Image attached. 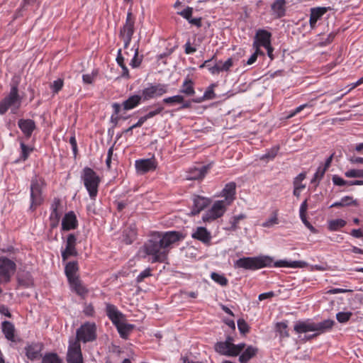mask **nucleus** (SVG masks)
I'll use <instances>...</instances> for the list:
<instances>
[{
	"instance_id": "1",
	"label": "nucleus",
	"mask_w": 363,
	"mask_h": 363,
	"mask_svg": "<svg viewBox=\"0 0 363 363\" xmlns=\"http://www.w3.org/2000/svg\"><path fill=\"white\" fill-rule=\"evenodd\" d=\"M184 238L183 235L177 231L165 233L155 232L143 246V250L152 256V262H164L167 258L168 247Z\"/></svg>"
},
{
	"instance_id": "2",
	"label": "nucleus",
	"mask_w": 363,
	"mask_h": 363,
	"mask_svg": "<svg viewBox=\"0 0 363 363\" xmlns=\"http://www.w3.org/2000/svg\"><path fill=\"white\" fill-rule=\"evenodd\" d=\"M272 259L269 257H242L238 259L235 266L238 268L255 270L270 266Z\"/></svg>"
},
{
	"instance_id": "3",
	"label": "nucleus",
	"mask_w": 363,
	"mask_h": 363,
	"mask_svg": "<svg viewBox=\"0 0 363 363\" xmlns=\"http://www.w3.org/2000/svg\"><path fill=\"white\" fill-rule=\"evenodd\" d=\"M96 325L94 323L86 322L82 324L76 331V337L69 341L74 343H86L94 342L96 340Z\"/></svg>"
},
{
	"instance_id": "4",
	"label": "nucleus",
	"mask_w": 363,
	"mask_h": 363,
	"mask_svg": "<svg viewBox=\"0 0 363 363\" xmlns=\"http://www.w3.org/2000/svg\"><path fill=\"white\" fill-rule=\"evenodd\" d=\"M82 179L84 184L89 192V196L95 199L98 193V187L101 179L97 174L90 167H85L83 169Z\"/></svg>"
},
{
	"instance_id": "5",
	"label": "nucleus",
	"mask_w": 363,
	"mask_h": 363,
	"mask_svg": "<svg viewBox=\"0 0 363 363\" xmlns=\"http://www.w3.org/2000/svg\"><path fill=\"white\" fill-rule=\"evenodd\" d=\"M21 104V98L18 94V84L13 83L11 84L9 95L0 102V113H5L9 108L16 111L19 108Z\"/></svg>"
},
{
	"instance_id": "6",
	"label": "nucleus",
	"mask_w": 363,
	"mask_h": 363,
	"mask_svg": "<svg viewBox=\"0 0 363 363\" xmlns=\"http://www.w3.org/2000/svg\"><path fill=\"white\" fill-rule=\"evenodd\" d=\"M135 18H133L131 9L127 13L125 23L120 30L119 36L124 41V48H127L131 41L132 36L135 31Z\"/></svg>"
},
{
	"instance_id": "7",
	"label": "nucleus",
	"mask_w": 363,
	"mask_h": 363,
	"mask_svg": "<svg viewBox=\"0 0 363 363\" xmlns=\"http://www.w3.org/2000/svg\"><path fill=\"white\" fill-rule=\"evenodd\" d=\"M43 182L41 179L34 178L31 180L30 184V199L31 204L30 208L35 210L37 206H40L43 202L42 186Z\"/></svg>"
},
{
	"instance_id": "8",
	"label": "nucleus",
	"mask_w": 363,
	"mask_h": 363,
	"mask_svg": "<svg viewBox=\"0 0 363 363\" xmlns=\"http://www.w3.org/2000/svg\"><path fill=\"white\" fill-rule=\"evenodd\" d=\"M16 270V264L6 257H0V284L10 281L11 275Z\"/></svg>"
},
{
	"instance_id": "9",
	"label": "nucleus",
	"mask_w": 363,
	"mask_h": 363,
	"mask_svg": "<svg viewBox=\"0 0 363 363\" xmlns=\"http://www.w3.org/2000/svg\"><path fill=\"white\" fill-rule=\"evenodd\" d=\"M227 206L224 201H216L211 209L203 216V220L204 222L211 221L221 217L225 212Z\"/></svg>"
},
{
	"instance_id": "10",
	"label": "nucleus",
	"mask_w": 363,
	"mask_h": 363,
	"mask_svg": "<svg viewBox=\"0 0 363 363\" xmlns=\"http://www.w3.org/2000/svg\"><path fill=\"white\" fill-rule=\"evenodd\" d=\"M67 363H84L81 345L69 341L67 353Z\"/></svg>"
},
{
	"instance_id": "11",
	"label": "nucleus",
	"mask_w": 363,
	"mask_h": 363,
	"mask_svg": "<svg viewBox=\"0 0 363 363\" xmlns=\"http://www.w3.org/2000/svg\"><path fill=\"white\" fill-rule=\"evenodd\" d=\"M167 91V86L165 84H157L144 89L142 91V97L144 101L160 96Z\"/></svg>"
},
{
	"instance_id": "12",
	"label": "nucleus",
	"mask_w": 363,
	"mask_h": 363,
	"mask_svg": "<svg viewBox=\"0 0 363 363\" xmlns=\"http://www.w3.org/2000/svg\"><path fill=\"white\" fill-rule=\"evenodd\" d=\"M77 238L71 233L67 238L66 247L62 252V257L63 260L67 259L71 256H77L78 255L76 249Z\"/></svg>"
},
{
	"instance_id": "13",
	"label": "nucleus",
	"mask_w": 363,
	"mask_h": 363,
	"mask_svg": "<svg viewBox=\"0 0 363 363\" xmlns=\"http://www.w3.org/2000/svg\"><path fill=\"white\" fill-rule=\"evenodd\" d=\"M330 10H331V8L330 6H318L311 8L310 9L309 18V24L311 28H315L317 21L320 20L323 17V16Z\"/></svg>"
},
{
	"instance_id": "14",
	"label": "nucleus",
	"mask_w": 363,
	"mask_h": 363,
	"mask_svg": "<svg viewBox=\"0 0 363 363\" xmlns=\"http://www.w3.org/2000/svg\"><path fill=\"white\" fill-rule=\"evenodd\" d=\"M135 168L138 172L144 174L156 169V163L154 159H144L135 161Z\"/></svg>"
},
{
	"instance_id": "15",
	"label": "nucleus",
	"mask_w": 363,
	"mask_h": 363,
	"mask_svg": "<svg viewBox=\"0 0 363 363\" xmlns=\"http://www.w3.org/2000/svg\"><path fill=\"white\" fill-rule=\"evenodd\" d=\"M286 0H275L271 5L272 15L276 18H281L286 15Z\"/></svg>"
},
{
	"instance_id": "16",
	"label": "nucleus",
	"mask_w": 363,
	"mask_h": 363,
	"mask_svg": "<svg viewBox=\"0 0 363 363\" xmlns=\"http://www.w3.org/2000/svg\"><path fill=\"white\" fill-rule=\"evenodd\" d=\"M106 312L107 316L112 321L113 325H116L120 321L124 320V315L121 313L114 305L107 303Z\"/></svg>"
},
{
	"instance_id": "17",
	"label": "nucleus",
	"mask_w": 363,
	"mask_h": 363,
	"mask_svg": "<svg viewBox=\"0 0 363 363\" xmlns=\"http://www.w3.org/2000/svg\"><path fill=\"white\" fill-rule=\"evenodd\" d=\"M18 125L26 138H29L31 136L36 128L34 121L31 119H20L18 121Z\"/></svg>"
},
{
	"instance_id": "18",
	"label": "nucleus",
	"mask_w": 363,
	"mask_h": 363,
	"mask_svg": "<svg viewBox=\"0 0 363 363\" xmlns=\"http://www.w3.org/2000/svg\"><path fill=\"white\" fill-rule=\"evenodd\" d=\"M191 237L206 245H209L211 243L212 238L211 233L204 227L196 228L194 233H192Z\"/></svg>"
},
{
	"instance_id": "19",
	"label": "nucleus",
	"mask_w": 363,
	"mask_h": 363,
	"mask_svg": "<svg viewBox=\"0 0 363 363\" xmlns=\"http://www.w3.org/2000/svg\"><path fill=\"white\" fill-rule=\"evenodd\" d=\"M335 324V321L333 320L328 319L325 320L320 323H314L315 332L316 333L311 335L308 339L316 337L318 335L324 333L330 330H331Z\"/></svg>"
},
{
	"instance_id": "20",
	"label": "nucleus",
	"mask_w": 363,
	"mask_h": 363,
	"mask_svg": "<svg viewBox=\"0 0 363 363\" xmlns=\"http://www.w3.org/2000/svg\"><path fill=\"white\" fill-rule=\"evenodd\" d=\"M193 201L194 205L191 213V215L199 214L211 203V201L208 199L200 196H195L194 197Z\"/></svg>"
},
{
	"instance_id": "21",
	"label": "nucleus",
	"mask_w": 363,
	"mask_h": 363,
	"mask_svg": "<svg viewBox=\"0 0 363 363\" xmlns=\"http://www.w3.org/2000/svg\"><path fill=\"white\" fill-rule=\"evenodd\" d=\"M236 184L235 182H230L225 184L221 192L222 196L225 197L224 201L227 205H230L235 199Z\"/></svg>"
},
{
	"instance_id": "22",
	"label": "nucleus",
	"mask_w": 363,
	"mask_h": 363,
	"mask_svg": "<svg viewBox=\"0 0 363 363\" xmlns=\"http://www.w3.org/2000/svg\"><path fill=\"white\" fill-rule=\"evenodd\" d=\"M77 220L73 211L66 213L62 221V228L63 230H69L76 228Z\"/></svg>"
},
{
	"instance_id": "23",
	"label": "nucleus",
	"mask_w": 363,
	"mask_h": 363,
	"mask_svg": "<svg viewBox=\"0 0 363 363\" xmlns=\"http://www.w3.org/2000/svg\"><path fill=\"white\" fill-rule=\"evenodd\" d=\"M43 349V345L39 343H32L28 345L26 350V354L30 360L38 359L41 354L40 352Z\"/></svg>"
},
{
	"instance_id": "24",
	"label": "nucleus",
	"mask_w": 363,
	"mask_h": 363,
	"mask_svg": "<svg viewBox=\"0 0 363 363\" xmlns=\"http://www.w3.org/2000/svg\"><path fill=\"white\" fill-rule=\"evenodd\" d=\"M271 33L265 30H259L256 34L257 40L255 44L258 43L257 46L269 47L271 45Z\"/></svg>"
},
{
	"instance_id": "25",
	"label": "nucleus",
	"mask_w": 363,
	"mask_h": 363,
	"mask_svg": "<svg viewBox=\"0 0 363 363\" xmlns=\"http://www.w3.org/2000/svg\"><path fill=\"white\" fill-rule=\"evenodd\" d=\"M297 333H305L307 332H315L314 323L309 320L306 321H298L294 328Z\"/></svg>"
},
{
	"instance_id": "26",
	"label": "nucleus",
	"mask_w": 363,
	"mask_h": 363,
	"mask_svg": "<svg viewBox=\"0 0 363 363\" xmlns=\"http://www.w3.org/2000/svg\"><path fill=\"white\" fill-rule=\"evenodd\" d=\"M208 169V166H202L199 168H191L189 172V175L187 176L186 179L189 180L203 179L206 174Z\"/></svg>"
},
{
	"instance_id": "27",
	"label": "nucleus",
	"mask_w": 363,
	"mask_h": 363,
	"mask_svg": "<svg viewBox=\"0 0 363 363\" xmlns=\"http://www.w3.org/2000/svg\"><path fill=\"white\" fill-rule=\"evenodd\" d=\"M2 331L5 337L10 341L15 342V328L13 323L9 321L2 323Z\"/></svg>"
},
{
	"instance_id": "28",
	"label": "nucleus",
	"mask_w": 363,
	"mask_h": 363,
	"mask_svg": "<svg viewBox=\"0 0 363 363\" xmlns=\"http://www.w3.org/2000/svg\"><path fill=\"white\" fill-rule=\"evenodd\" d=\"M120 336L123 339H127L130 332L133 330L134 325L132 324H127L123 322V320L120 321L117 324L115 325Z\"/></svg>"
},
{
	"instance_id": "29",
	"label": "nucleus",
	"mask_w": 363,
	"mask_h": 363,
	"mask_svg": "<svg viewBox=\"0 0 363 363\" xmlns=\"http://www.w3.org/2000/svg\"><path fill=\"white\" fill-rule=\"evenodd\" d=\"M142 96L133 95L123 102V109L125 111L130 110L136 107L140 104Z\"/></svg>"
},
{
	"instance_id": "30",
	"label": "nucleus",
	"mask_w": 363,
	"mask_h": 363,
	"mask_svg": "<svg viewBox=\"0 0 363 363\" xmlns=\"http://www.w3.org/2000/svg\"><path fill=\"white\" fill-rule=\"evenodd\" d=\"M274 266L277 267L303 268L308 266V263L303 261H294L289 262L284 260H279L274 263Z\"/></svg>"
},
{
	"instance_id": "31",
	"label": "nucleus",
	"mask_w": 363,
	"mask_h": 363,
	"mask_svg": "<svg viewBox=\"0 0 363 363\" xmlns=\"http://www.w3.org/2000/svg\"><path fill=\"white\" fill-rule=\"evenodd\" d=\"M350 206H358V202L357 200L353 199L352 196H346L341 199L340 201H337L333 203L330 206V208L334 207H345Z\"/></svg>"
},
{
	"instance_id": "32",
	"label": "nucleus",
	"mask_w": 363,
	"mask_h": 363,
	"mask_svg": "<svg viewBox=\"0 0 363 363\" xmlns=\"http://www.w3.org/2000/svg\"><path fill=\"white\" fill-rule=\"evenodd\" d=\"M65 274L68 279V281L77 278L76 275L78 271V264L77 262H69L65 266Z\"/></svg>"
},
{
	"instance_id": "33",
	"label": "nucleus",
	"mask_w": 363,
	"mask_h": 363,
	"mask_svg": "<svg viewBox=\"0 0 363 363\" xmlns=\"http://www.w3.org/2000/svg\"><path fill=\"white\" fill-rule=\"evenodd\" d=\"M257 350V348L252 346L247 347L246 350L240 355L239 361L241 363H247L251 358L256 355Z\"/></svg>"
},
{
	"instance_id": "34",
	"label": "nucleus",
	"mask_w": 363,
	"mask_h": 363,
	"mask_svg": "<svg viewBox=\"0 0 363 363\" xmlns=\"http://www.w3.org/2000/svg\"><path fill=\"white\" fill-rule=\"evenodd\" d=\"M180 93L184 94L186 96H194L195 90L194 87L193 81L187 77L183 82V84L179 90Z\"/></svg>"
},
{
	"instance_id": "35",
	"label": "nucleus",
	"mask_w": 363,
	"mask_h": 363,
	"mask_svg": "<svg viewBox=\"0 0 363 363\" xmlns=\"http://www.w3.org/2000/svg\"><path fill=\"white\" fill-rule=\"evenodd\" d=\"M72 289L79 296H83L87 293L86 288L82 284L79 277L69 281Z\"/></svg>"
},
{
	"instance_id": "36",
	"label": "nucleus",
	"mask_w": 363,
	"mask_h": 363,
	"mask_svg": "<svg viewBox=\"0 0 363 363\" xmlns=\"http://www.w3.org/2000/svg\"><path fill=\"white\" fill-rule=\"evenodd\" d=\"M232 347L233 345H228V342H218L215 345V350L221 354L231 356Z\"/></svg>"
},
{
	"instance_id": "37",
	"label": "nucleus",
	"mask_w": 363,
	"mask_h": 363,
	"mask_svg": "<svg viewBox=\"0 0 363 363\" xmlns=\"http://www.w3.org/2000/svg\"><path fill=\"white\" fill-rule=\"evenodd\" d=\"M211 278L217 284L222 286H225L228 284V279L223 275L216 272H212L211 274Z\"/></svg>"
},
{
	"instance_id": "38",
	"label": "nucleus",
	"mask_w": 363,
	"mask_h": 363,
	"mask_svg": "<svg viewBox=\"0 0 363 363\" xmlns=\"http://www.w3.org/2000/svg\"><path fill=\"white\" fill-rule=\"evenodd\" d=\"M346 225V221L343 219H335L329 221L328 228L330 230L335 231Z\"/></svg>"
},
{
	"instance_id": "39",
	"label": "nucleus",
	"mask_w": 363,
	"mask_h": 363,
	"mask_svg": "<svg viewBox=\"0 0 363 363\" xmlns=\"http://www.w3.org/2000/svg\"><path fill=\"white\" fill-rule=\"evenodd\" d=\"M216 55H214L211 59L208 60H206L202 65H201L199 66L200 68H203L204 67H208V70L209 72L213 74H218L220 73L221 71H220V69H219L217 66H216V65L214 66H212V67H210V65L209 63L216 60Z\"/></svg>"
},
{
	"instance_id": "40",
	"label": "nucleus",
	"mask_w": 363,
	"mask_h": 363,
	"mask_svg": "<svg viewBox=\"0 0 363 363\" xmlns=\"http://www.w3.org/2000/svg\"><path fill=\"white\" fill-rule=\"evenodd\" d=\"M42 363H63L57 354L49 353L45 354L42 359Z\"/></svg>"
},
{
	"instance_id": "41",
	"label": "nucleus",
	"mask_w": 363,
	"mask_h": 363,
	"mask_svg": "<svg viewBox=\"0 0 363 363\" xmlns=\"http://www.w3.org/2000/svg\"><path fill=\"white\" fill-rule=\"evenodd\" d=\"M276 330L279 333L280 337H289L287 331V325L286 323L280 322L276 324Z\"/></svg>"
},
{
	"instance_id": "42",
	"label": "nucleus",
	"mask_w": 363,
	"mask_h": 363,
	"mask_svg": "<svg viewBox=\"0 0 363 363\" xmlns=\"http://www.w3.org/2000/svg\"><path fill=\"white\" fill-rule=\"evenodd\" d=\"M18 283L25 287H29L33 285V281L29 274L21 275L18 277Z\"/></svg>"
},
{
	"instance_id": "43",
	"label": "nucleus",
	"mask_w": 363,
	"mask_h": 363,
	"mask_svg": "<svg viewBox=\"0 0 363 363\" xmlns=\"http://www.w3.org/2000/svg\"><path fill=\"white\" fill-rule=\"evenodd\" d=\"M246 218V216L245 214H240L238 216H235L232 218V220H230L231 226L230 228L232 230H235L238 228V223L240 220L245 219Z\"/></svg>"
},
{
	"instance_id": "44",
	"label": "nucleus",
	"mask_w": 363,
	"mask_h": 363,
	"mask_svg": "<svg viewBox=\"0 0 363 363\" xmlns=\"http://www.w3.org/2000/svg\"><path fill=\"white\" fill-rule=\"evenodd\" d=\"M352 315V312H339L336 314V318L339 323H344L347 322Z\"/></svg>"
},
{
	"instance_id": "45",
	"label": "nucleus",
	"mask_w": 363,
	"mask_h": 363,
	"mask_svg": "<svg viewBox=\"0 0 363 363\" xmlns=\"http://www.w3.org/2000/svg\"><path fill=\"white\" fill-rule=\"evenodd\" d=\"M60 218V212H51L50 220L51 228H55L57 226Z\"/></svg>"
},
{
	"instance_id": "46",
	"label": "nucleus",
	"mask_w": 363,
	"mask_h": 363,
	"mask_svg": "<svg viewBox=\"0 0 363 363\" xmlns=\"http://www.w3.org/2000/svg\"><path fill=\"white\" fill-rule=\"evenodd\" d=\"M163 102L165 104H181L184 102V96L182 95H176L170 97H167L163 99Z\"/></svg>"
},
{
	"instance_id": "47",
	"label": "nucleus",
	"mask_w": 363,
	"mask_h": 363,
	"mask_svg": "<svg viewBox=\"0 0 363 363\" xmlns=\"http://www.w3.org/2000/svg\"><path fill=\"white\" fill-rule=\"evenodd\" d=\"M238 327L240 333L243 335L249 332L250 327L244 319H239L238 320Z\"/></svg>"
},
{
	"instance_id": "48",
	"label": "nucleus",
	"mask_w": 363,
	"mask_h": 363,
	"mask_svg": "<svg viewBox=\"0 0 363 363\" xmlns=\"http://www.w3.org/2000/svg\"><path fill=\"white\" fill-rule=\"evenodd\" d=\"M326 172L325 168L319 167L316 171V172L314 174L313 178L311 180L312 183H314L315 182H319L321 179L323 177L325 173Z\"/></svg>"
},
{
	"instance_id": "49",
	"label": "nucleus",
	"mask_w": 363,
	"mask_h": 363,
	"mask_svg": "<svg viewBox=\"0 0 363 363\" xmlns=\"http://www.w3.org/2000/svg\"><path fill=\"white\" fill-rule=\"evenodd\" d=\"M177 13L189 21L191 18L193 13V8L187 6L185 9L177 11Z\"/></svg>"
},
{
	"instance_id": "50",
	"label": "nucleus",
	"mask_w": 363,
	"mask_h": 363,
	"mask_svg": "<svg viewBox=\"0 0 363 363\" xmlns=\"http://www.w3.org/2000/svg\"><path fill=\"white\" fill-rule=\"evenodd\" d=\"M279 149V147L278 146L272 147L267 153L262 155L261 159H274L277 156Z\"/></svg>"
},
{
	"instance_id": "51",
	"label": "nucleus",
	"mask_w": 363,
	"mask_h": 363,
	"mask_svg": "<svg viewBox=\"0 0 363 363\" xmlns=\"http://www.w3.org/2000/svg\"><path fill=\"white\" fill-rule=\"evenodd\" d=\"M21 158L23 160H27L29 154L32 152L33 149L28 147L23 143H21Z\"/></svg>"
},
{
	"instance_id": "52",
	"label": "nucleus",
	"mask_w": 363,
	"mask_h": 363,
	"mask_svg": "<svg viewBox=\"0 0 363 363\" xmlns=\"http://www.w3.org/2000/svg\"><path fill=\"white\" fill-rule=\"evenodd\" d=\"M63 86V80L61 79H58L53 82L51 84V88L54 94H57L62 89Z\"/></svg>"
},
{
	"instance_id": "53",
	"label": "nucleus",
	"mask_w": 363,
	"mask_h": 363,
	"mask_svg": "<svg viewBox=\"0 0 363 363\" xmlns=\"http://www.w3.org/2000/svg\"><path fill=\"white\" fill-rule=\"evenodd\" d=\"M245 344L240 343L238 345H233L231 350V356L238 355L245 348Z\"/></svg>"
},
{
	"instance_id": "54",
	"label": "nucleus",
	"mask_w": 363,
	"mask_h": 363,
	"mask_svg": "<svg viewBox=\"0 0 363 363\" xmlns=\"http://www.w3.org/2000/svg\"><path fill=\"white\" fill-rule=\"evenodd\" d=\"M278 223V218L277 216V214L275 213L272 217L267 220L265 222H264L262 225L264 228H270L274 224Z\"/></svg>"
},
{
	"instance_id": "55",
	"label": "nucleus",
	"mask_w": 363,
	"mask_h": 363,
	"mask_svg": "<svg viewBox=\"0 0 363 363\" xmlns=\"http://www.w3.org/2000/svg\"><path fill=\"white\" fill-rule=\"evenodd\" d=\"M333 182L336 186L348 185V182L344 180L342 178L337 175H334L332 178Z\"/></svg>"
},
{
	"instance_id": "56",
	"label": "nucleus",
	"mask_w": 363,
	"mask_h": 363,
	"mask_svg": "<svg viewBox=\"0 0 363 363\" xmlns=\"http://www.w3.org/2000/svg\"><path fill=\"white\" fill-rule=\"evenodd\" d=\"M138 47L135 48V55H134L133 58L131 60L130 64L133 67H139V65L141 63V60L138 59Z\"/></svg>"
},
{
	"instance_id": "57",
	"label": "nucleus",
	"mask_w": 363,
	"mask_h": 363,
	"mask_svg": "<svg viewBox=\"0 0 363 363\" xmlns=\"http://www.w3.org/2000/svg\"><path fill=\"white\" fill-rule=\"evenodd\" d=\"M151 276V270L150 268H147L143 271L137 277V281L141 282L144 280L145 278Z\"/></svg>"
},
{
	"instance_id": "58",
	"label": "nucleus",
	"mask_w": 363,
	"mask_h": 363,
	"mask_svg": "<svg viewBox=\"0 0 363 363\" xmlns=\"http://www.w3.org/2000/svg\"><path fill=\"white\" fill-rule=\"evenodd\" d=\"M162 110H163V107L160 106L157 108H156L155 110L150 111L148 113H147L143 117L147 121V119L151 118L155 116L156 115L160 113L162 111Z\"/></svg>"
},
{
	"instance_id": "59",
	"label": "nucleus",
	"mask_w": 363,
	"mask_h": 363,
	"mask_svg": "<svg viewBox=\"0 0 363 363\" xmlns=\"http://www.w3.org/2000/svg\"><path fill=\"white\" fill-rule=\"evenodd\" d=\"M306 178V174L302 172L300 173L294 180L293 184L295 186V184L296 186H306L302 184V181Z\"/></svg>"
},
{
	"instance_id": "60",
	"label": "nucleus",
	"mask_w": 363,
	"mask_h": 363,
	"mask_svg": "<svg viewBox=\"0 0 363 363\" xmlns=\"http://www.w3.org/2000/svg\"><path fill=\"white\" fill-rule=\"evenodd\" d=\"M233 65V60L232 58H228L225 62L222 64L221 72H228L230 68Z\"/></svg>"
},
{
	"instance_id": "61",
	"label": "nucleus",
	"mask_w": 363,
	"mask_h": 363,
	"mask_svg": "<svg viewBox=\"0 0 363 363\" xmlns=\"http://www.w3.org/2000/svg\"><path fill=\"white\" fill-rule=\"evenodd\" d=\"M313 105L309 104H305L297 107L293 112H291L288 116V118H292L296 114L301 111L306 107H311Z\"/></svg>"
},
{
	"instance_id": "62",
	"label": "nucleus",
	"mask_w": 363,
	"mask_h": 363,
	"mask_svg": "<svg viewBox=\"0 0 363 363\" xmlns=\"http://www.w3.org/2000/svg\"><path fill=\"white\" fill-rule=\"evenodd\" d=\"M336 36L335 32H331L329 33L325 40H323L320 44L321 45H327L332 43Z\"/></svg>"
},
{
	"instance_id": "63",
	"label": "nucleus",
	"mask_w": 363,
	"mask_h": 363,
	"mask_svg": "<svg viewBox=\"0 0 363 363\" xmlns=\"http://www.w3.org/2000/svg\"><path fill=\"white\" fill-rule=\"evenodd\" d=\"M258 52H259V48L256 46L255 52L250 56L248 60L246 62V65H252L257 59Z\"/></svg>"
},
{
	"instance_id": "64",
	"label": "nucleus",
	"mask_w": 363,
	"mask_h": 363,
	"mask_svg": "<svg viewBox=\"0 0 363 363\" xmlns=\"http://www.w3.org/2000/svg\"><path fill=\"white\" fill-rule=\"evenodd\" d=\"M61 201L58 198H55L51 205L52 212H59L58 208L60 206Z\"/></svg>"
}]
</instances>
